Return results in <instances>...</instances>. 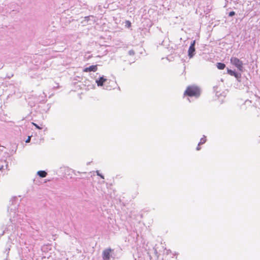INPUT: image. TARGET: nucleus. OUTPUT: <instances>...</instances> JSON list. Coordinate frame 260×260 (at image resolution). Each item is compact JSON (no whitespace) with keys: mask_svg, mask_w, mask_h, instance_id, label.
Segmentation results:
<instances>
[{"mask_svg":"<svg viewBox=\"0 0 260 260\" xmlns=\"http://www.w3.org/2000/svg\"><path fill=\"white\" fill-rule=\"evenodd\" d=\"M32 124L34 125L38 129H41L42 128L41 127L39 126L38 125H37L36 123L34 122H32Z\"/></svg>","mask_w":260,"mask_h":260,"instance_id":"obj_11","label":"nucleus"},{"mask_svg":"<svg viewBox=\"0 0 260 260\" xmlns=\"http://www.w3.org/2000/svg\"><path fill=\"white\" fill-rule=\"evenodd\" d=\"M98 86H103L104 82H96Z\"/></svg>","mask_w":260,"mask_h":260,"instance_id":"obj_15","label":"nucleus"},{"mask_svg":"<svg viewBox=\"0 0 260 260\" xmlns=\"http://www.w3.org/2000/svg\"><path fill=\"white\" fill-rule=\"evenodd\" d=\"M128 54L129 55H134L135 54V51L133 50H130L128 51Z\"/></svg>","mask_w":260,"mask_h":260,"instance_id":"obj_12","label":"nucleus"},{"mask_svg":"<svg viewBox=\"0 0 260 260\" xmlns=\"http://www.w3.org/2000/svg\"><path fill=\"white\" fill-rule=\"evenodd\" d=\"M112 251V249L108 248L105 249L103 252V258L104 260H109L110 258V254Z\"/></svg>","mask_w":260,"mask_h":260,"instance_id":"obj_4","label":"nucleus"},{"mask_svg":"<svg viewBox=\"0 0 260 260\" xmlns=\"http://www.w3.org/2000/svg\"><path fill=\"white\" fill-rule=\"evenodd\" d=\"M125 23H126V25H127L128 27H129L131 25V23L129 21H126Z\"/></svg>","mask_w":260,"mask_h":260,"instance_id":"obj_14","label":"nucleus"},{"mask_svg":"<svg viewBox=\"0 0 260 260\" xmlns=\"http://www.w3.org/2000/svg\"><path fill=\"white\" fill-rule=\"evenodd\" d=\"M235 15V12L234 11H231L229 13V16L230 17H232Z\"/></svg>","mask_w":260,"mask_h":260,"instance_id":"obj_13","label":"nucleus"},{"mask_svg":"<svg viewBox=\"0 0 260 260\" xmlns=\"http://www.w3.org/2000/svg\"><path fill=\"white\" fill-rule=\"evenodd\" d=\"M38 175L44 178L47 176V173L45 171H39L37 172Z\"/></svg>","mask_w":260,"mask_h":260,"instance_id":"obj_7","label":"nucleus"},{"mask_svg":"<svg viewBox=\"0 0 260 260\" xmlns=\"http://www.w3.org/2000/svg\"><path fill=\"white\" fill-rule=\"evenodd\" d=\"M216 67L219 70H223L225 68V65L223 63L218 62L217 63Z\"/></svg>","mask_w":260,"mask_h":260,"instance_id":"obj_8","label":"nucleus"},{"mask_svg":"<svg viewBox=\"0 0 260 260\" xmlns=\"http://www.w3.org/2000/svg\"><path fill=\"white\" fill-rule=\"evenodd\" d=\"M97 175L100 176V174L99 173V171H96Z\"/></svg>","mask_w":260,"mask_h":260,"instance_id":"obj_19","label":"nucleus"},{"mask_svg":"<svg viewBox=\"0 0 260 260\" xmlns=\"http://www.w3.org/2000/svg\"><path fill=\"white\" fill-rule=\"evenodd\" d=\"M206 142V137L204 136L203 138H202L200 140V142L199 143V145H201L202 144H204Z\"/></svg>","mask_w":260,"mask_h":260,"instance_id":"obj_9","label":"nucleus"},{"mask_svg":"<svg viewBox=\"0 0 260 260\" xmlns=\"http://www.w3.org/2000/svg\"><path fill=\"white\" fill-rule=\"evenodd\" d=\"M195 44L196 41L193 40L192 42H191L190 45L189 47L188 50V55L189 57V58H192L195 54Z\"/></svg>","mask_w":260,"mask_h":260,"instance_id":"obj_3","label":"nucleus"},{"mask_svg":"<svg viewBox=\"0 0 260 260\" xmlns=\"http://www.w3.org/2000/svg\"><path fill=\"white\" fill-rule=\"evenodd\" d=\"M100 177H101L102 178L104 179V176H102V175H100Z\"/></svg>","mask_w":260,"mask_h":260,"instance_id":"obj_20","label":"nucleus"},{"mask_svg":"<svg viewBox=\"0 0 260 260\" xmlns=\"http://www.w3.org/2000/svg\"><path fill=\"white\" fill-rule=\"evenodd\" d=\"M30 141V137H28L27 140H26V143H28Z\"/></svg>","mask_w":260,"mask_h":260,"instance_id":"obj_16","label":"nucleus"},{"mask_svg":"<svg viewBox=\"0 0 260 260\" xmlns=\"http://www.w3.org/2000/svg\"><path fill=\"white\" fill-rule=\"evenodd\" d=\"M201 149V147H200V145H198V146L197 147V150H200Z\"/></svg>","mask_w":260,"mask_h":260,"instance_id":"obj_17","label":"nucleus"},{"mask_svg":"<svg viewBox=\"0 0 260 260\" xmlns=\"http://www.w3.org/2000/svg\"><path fill=\"white\" fill-rule=\"evenodd\" d=\"M107 80L104 76L102 77H100V79L99 80H96L95 81H106Z\"/></svg>","mask_w":260,"mask_h":260,"instance_id":"obj_10","label":"nucleus"},{"mask_svg":"<svg viewBox=\"0 0 260 260\" xmlns=\"http://www.w3.org/2000/svg\"><path fill=\"white\" fill-rule=\"evenodd\" d=\"M200 89L197 86H188L185 91L184 94L189 96L198 97L200 95Z\"/></svg>","mask_w":260,"mask_h":260,"instance_id":"obj_1","label":"nucleus"},{"mask_svg":"<svg viewBox=\"0 0 260 260\" xmlns=\"http://www.w3.org/2000/svg\"><path fill=\"white\" fill-rule=\"evenodd\" d=\"M98 67L96 65H92L89 66V67H87L84 69V71L87 72H95L97 70Z\"/></svg>","mask_w":260,"mask_h":260,"instance_id":"obj_6","label":"nucleus"},{"mask_svg":"<svg viewBox=\"0 0 260 260\" xmlns=\"http://www.w3.org/2000/svg\"><path fill=\"white\" fill-rule=\"evenodd\" d=\"M230 61L231 64L236 67L238 70L240 71H243V62L240 60L239 58L235 57H232Z\"/></svg>","mask_w":260,"mask_h":260,"instance_id":"obj_2","label":"nucleus"},{"mask_svg":"<svg viewBox=\"0 0 260 260\" xmlns=\"http://www.w3.org/2000/svg\"><path fill=\"white\" fill-rule=\"evenodd\" d=\"M227 73L232 76H235L237 80L241 77V74L237 73L235 71V70H232L227 68Z\"/></svg>","mask_w":260,"mask_h":260,"instance_id":"obj_5","label":"nucleus"},{"mask_svg":"<svg viewBox=\"0 0 260 260\" xmlns=\"http://www.w3.org/2000/svg\"><path fill=\"white\" fill-rule=\"evenodd\" d=\"M97 175L100 176V174L99 173V171H96Z\"/></svg>","mask_w":260,"mask_h":260,"instance_id":"obj_18","label":"nucleus"}]
</instances>
